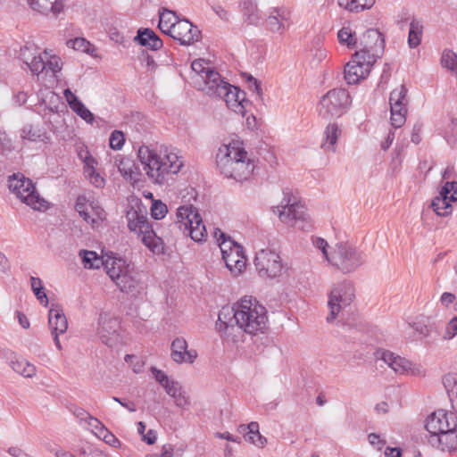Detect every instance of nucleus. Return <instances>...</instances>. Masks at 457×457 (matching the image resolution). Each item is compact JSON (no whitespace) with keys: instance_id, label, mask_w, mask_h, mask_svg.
<instances>
[{"instance_id":"nucleus-11","label":"nucleus","mask_w":457,"mask_h":457,"mask_svg":"<svg viewBox=\"0 0 457 457\" xmlns=\"http://www.w3.org/2000/svg\"><path fill=\"white\" fill-rule=\"evenodd\" d=\"M375 62V54L367 51L356 52L345 67V79L349 85L357 84L369 75Z\"/></svg>"},{"instance_id":"nucleus-41","label":"nucleus","mask_w":457,"mask_h":457,"mask_svg":"<svg viewBox=\"0 0 457 457\" xmlns=\"http://www.w3.org/2000/svg\"><path fill=\"white\" fill-rule=\"evenodd\" d=\"M245 441L260 448L264 447L267 444L266 437L262 436L259 432V424L257 422L252 421L249 423V431Z\"/></svg>"},{"instance_id":"nucleus-5","label":"nucleus","mask_w":457,"mask_h":457,"mask_svg":"<svg viewBox=\"0 0 457 457\" xmlns=\"http://www.w3.org/2000/svg\"><path fill=\"white\" fill-rule=\"evenodd\" d=\"M175 226L195 242H202L207 236L197 209L193 205L180 206L177 210Z\"/></svg>"},{"instance_id":"nucleus-2","label":"nucleus","mask_w":457,"mask_h":457,"mask_svg":"<svg viewBox=\"0 0 457 457\" xmlns=\"http://www.w3.org/2000/svg\"><path fill=\"white\" fill-rule=\"evenodd\" d=\"M216 164L220 174L237 182L247 180L255 169L253 161L245 150L243 142L239 140H233L219 148Z\"/></svg>"},{"instance_id":"nucleus-13","label":"nucleus","mask_w":457,"mask_h":457,"mask_svg":"<svg viewBox=\"0 0 457 457\" xmlns=\"http://www.w3.org/2000/svg\"><path fill=\"white\" fill-rule=\"evenodd\" d=\"M120 322L111 313L102 312L99 314L96 334L103 344L113 347L120 341Z\"/></svg>"},{"instance_id":"nucleus-24","label":"nucleus","mask_w":457,"mask_h":457,"mask_svg":"<svg viewBox=\"0 0 457 457\" xmlns=\"http://www.w3.org/2000/svg\"><path fill=\"white\" fill-rule=\"evenodd\" d=\"M208 73V75H204L201 85H197V87L206 95L218 97L220 93H223V88L227 87L228 82L224 81L214 70Z\"/></svg>"},{"instance_id":"nucleus-16","label":"nucleus","mask_w":457,"mask_h":457,"mask_svg":"<svg viewBox=\"0 0 457 457\" xmlns=\"http://www.w3.org/2000/svg\"><path fill=\"white\" fill-rule=\"evenodd\" d=\"M426 428L430 436H437L449 431L450 428H457V416L453 412L438 410L428 418Z\"/></svg>"},{"instance_id":"nucleus-20","label":"nucleus","mask_w":457,"mask_h":457,"mask_svg":"<svg viewBox=\"0 0 457 457\" xmlns=\"http://www.w3.org/2000/svg\"><path fill=\"white\" fill-rule=\"evenodd\" d=\"M290 26V12L284 7L273 8L266 19V28L282 35Z\"/></svg>"},{"instance_id":"nucleus-21","label":"nucleus","mask_w":457,"mask_h":457,"mask_svg":"<svg viewBox=\"0 0 457 457\" xmlns=\"http://www.w3.org/2000/svg\"><path fill=\"white\" fill-rule=\"evenodd\" d=\"M170 357L179 364L193 363L197 358L195 349H188L187 342L184 337H176L170 345Z\"/></svg>"},{"instance_id":"nucleus-15","label":"nucleus","mask_w":457,"mask_h":457,"mask_svg":"<svg viewBox=\"0 0 457 457\" xmlns=\"http://www.w3.org/2000/svg\"><path fill=\"white\" fill-rule=\"evenodd\" d=\"M75 209L79 216L92 228L98 227L106 218V213L99 203L89 201L84 195H79L77 198Z\"/></svg>"},{"instance_id":"nucleus-59","label":"nucleus","mask_w":457,"mask_h":457,"mask_svg":"<svg viewBox=\"0 0 457 457\" xmlns=\"http://www.w3.org/2000/svg\"><path fill=\"white\" fill-rule=\"evenodd\" d=\"M93 429L96 430V435H97L99 437L102 436L104 429L106 428L104 425L98 420L96 418H94L93 416H90V418L86 421Z\"/></svg>"},{"instance_id":"nucleus-60","label":"nucleus","mask_w":457,"mask_h":457,"mask_svg":"<svg viewBox=\"0 0 457 457\" xmlns=\"http://www.w3.org/2000/svg\"><path fill=\"white\" fill-rule=\"evenodd\" d=\"M151 372L157 382L161 384L162 386L165 383H167L170 378L161 370H158L155 367L151 368Z\"/></svg>"},{"instance_id":"nucleus-14","label":"nucleus","mask_w":457,"mask_h":457,"mask_svg":"<svg viewBox=\"0 0 457 457\" xmlns=\"http://www.w3.org/2000/svg\"><path fill=\"white\" fill-rule=\"evenodd\" d=\"M407 92L406 87L401 85L390 94L391 123L395 129L401 128L405 123L408 104Z\"/></svg>"},{"instance_id":"nucleus-49","label":"nucleus","mask_w":457,"mask_h":457,"mask_svg":"<svg viewBox=\"0 0 457 457\" xmlns=\"http://www.w3.org/2000/svg\"><path fill=\"white\" fill-rule=\"evenodd\" d=\"M69 47L74 50L81 51L83 53H89L91 44L83 37H76L67 42Z\"/></svg>"},{"instance_id":"nucleus-17","label":"nucleus","mask_w":457,"mask_h":457,"mask_svg":"<svg viewBox=\"0 0 457 457\" xmlns=\"http://www.w3.org/2000/svg\"><path fill=\"white\" fill-rule=\"evenodd\" d=\"M201 32L189 21L179 20L171 29V37L183 46H189L200 39Z\"/></svg>"},{"instance_id":"nucleus-54","label":"nucleus","mask_w":457,"mask_h":457,"mask_svg":"<svg viewBox=\"0 0 457 457\" xmlns=\"http://www.w3.org/2000/svg\"><path fill=\"white\" fill-rule=\"evenodd\" d=\"M246 82L248 83V87L250 90L253 91V93L256 94V96L262 100V89L261 87L260 82L254 79L252 75H246Z\"/></svg>"},{"instance_id":"nucleus-56","label":"nucleus","mask_w":457,"mask_h":457,"mask_svg":"<svg viewBox=\"0 0 457 457\" xmlns=\"http://www.w3.org/2000/svg\"><path fill=\"white\" fill-rule=\"evenodd\" d=\"M410 326L420 336L424 337H428L430 335L431 329L430 327L425 324L422 321H414Z\"/></svg>"},{"instance_id":"nucleus-27","label":"nucleus","mask_w":457,"mask_h":457,"mask_svg":"<svg viewBox=\"0 0 457 457\" xmlns=\"http://www.w3.org/2000/svg\"><path fill=\"white\" fill-rule=\"evenodd\" d=\"M227 268L235 275L240 274L245 267V257L242 253V247L235 245L233 250L222 258Z\"/></svg>"},{"instance_id":"nucleus-4","label":"nucleus","mask_w":457,"mask_h":457,"mask_svg":"<svg viewBox=\"0 0 457 457\" xmlns=\"http://www.w3.org/2000/svg\"><path fill=\"white\" fill-rule=\"evenodd\" d=\"M104 268L121 292L136 296L144 290L143 284L138 278V273L135 270L134 265L127 262L126 260L115 256H107Z\"/></svg>"},{"instance_id":"nucleus-47","label":"nucleus","mask_w":457,"mask_h":457,"mask_svg":"<svg viewBox=\"0 0 457 457\" xmlns=\"http://www.w3.org/2000/svg\"><path fill=\"white\" fill-rule=\"evenodd\" d=\"M135 164L129 160L121 161L119 165L120 172L129 180L136 181V172L134 171Z\"/></svg>"},{"instance_id":"nucleus-30","label":"nucleus","mask_w":457,"mask_h":457,"mask_svg":"<svg viewBox=\"0 0 457 457\" xmlns=\"http://www.w3.org/2000/svg\"><path fill=\"white\" fill-rule=\"evenodd\" d=\"M342 135V129L337 123H329L323 133V140L321 142V148L324 151L336 152V145L338 138Z\"/></svg>"},{"instance_id":"nucleus-45","label":"nucleus","mask_w":457,"mask_h":457,"mask_svg":"<svg viewBox=\"0 0 457 457\" xmlns=\"http://www.w3.org/2000/svg\"><path fill=\"white\" fill-rule=\"evenodd\" d=\"M338 41L341 44H346L348 47L353 48L356 45L353 32L350 28L343 27L337 33Z\"/></svg>"},{"instance_id":"nucleus-62","label":"nucleus","mask_w":457,"mask_h":457,"mask_svg":"<svg viewBox=\"0 0 457 457\" xmlns=\"http://www.w3.org/2000/svg\"><path fill=\"white\" fill-rule=\"evenodd\" d=\"M162 387L165 389L169 395H171L176 394V392L181 387V385L178 381L170 378L169 381L162 386Z\"/></svg>"},{"instance_id":"nucleus-9","label":"nucleus","mask_w":457,"mask_h":457,"mask_svg":"<svg viewBox=\"0 0 457 457\" xmlns=\"http://www.w3.org/2000/svg\"><path fill=\"white\" fill-rule=\"evenodd\" d=\"M320 104V113L323 118H339L347 112L351 97L345 89L334 88L321 97Z\"/></svg>"},{"instance_id":"nucleus-22","label":"nucleus","mask_w":457,"mask_h":457,"mask_svg":"<svg viewBox=\"0 0 457 457\" xmlns=\"http://www.w3.org/2000/svg\"><path fill=\"white\" fill-rule=\"evenodd\" d=\"M377 359L382 361L396 374H405L411 370V363L405 358L395 355L394 353L379 349L376 352Z\"/></svg>"},{"instance_id":"nucleus-51","label":"nucleus","mask_w":457,"mask_h":457,"mask_svg":"<svg viewBox=\"0 0 457 457\" xmlns=\"http://www.w3.org/2000/svg\"><path fill=\"white\" fill-rule=\"evenodd\" d=\"M457 336V315L452 318L447 323L444 335V340H451Z\"/></svg>"},{"instance_id":"nucleus-44","label":"nucleus","mask_w":457,"mask_h":457,"mask_svg":"<svg viewBox=\"0 0 457 457\" xmlns=\"http://www.w3.org/2000/svg\"><path fill=\"white\" fill-rule=\"evenodd\" d=\"M30 283H31V289L33 293L35 294L37 299L45 306L48 303V299L44 292V287L42 284V281L39 278L31 277L30 278Z\"/></svg>"},{"instance_id":"nucleus-42","label":"nucleus","mask_w":457,"mask_h":457,"mask_svg":"<svg viewBox=\"0 0 457 457\" xmlns=\"http://www.w3.org/2000/svg\"><path fill=\"white\" fill-rule=\"evenodd\" d=\"M422 35V25L413 20L410 24L408 44L411 48H415L420 44Z\"/></svg>"},{"instance_id":"nucleus-37","label":"nucleus","mask_w":457,"mask_h":457,"mask_svg":"<svg viewBox=\"0 0 457 457\" xmlns=\"http://www.w3.org/2000/svg\"><path fill=\"white\" fill-rule=\"evenodd\" d=\"M443 384L452 402V406L457 412V374L445 375L443 378Z\"/></svg>"},{"instance_id":"nucleus-18","label":"nucleus","mask_w":457,"mask_h":457,"mask_svg":"<svg viewBox=\"0 0 457 457\" xmlns=\"http://www.w3.org/2000/svg\"><path fill=\"white\" fill-rule=\"evenodd\" d=\"M218 97L224 100L227 106L235 112L245 114V93L238 87L228 83L223 88V93H220Z\"/></svg>"},{"instance_id":"nucleus-19","label":"nucleus","mask_w":457,"mask_h":457,"mask_svg":"<svg viewBox=\"0 0 457 457\" xmlns=\"http://www.w3.org/2000/svg\"><path fill=\"white\" fill-rule=\"evenodd\" d=\"M48 324L56 347L61 350L62 345L59 340V335L66 332L68 328L67 319L61 308L52 306L48 314Z\"/></svg>"},{"instance_id":"nucleus-57","label":"nucleus","mask_w":457,"mask_h":457,"mask_svg":"<svg viewBox=\"0 0 457 457\" xmlns=\"http://www.w3.org/2000/svg\"><path fill=\"white\" fill-rule=\"evenodd\" d=\"M220 249V252L222 253V258L228 254L231 250H233V247H235V245H237L235 241L231 240L230 237H224L220 243L218 244Z\"/></svg>"},{"instance_id":"nucleus-50","label":"nucleus","mask_w":457,"mask_h":457,"mask_svg":"<svg viewBox=\"0 0 457 457\" xmlns=\"http://www.w3.org/2000/svg\"><path fill=\"white\" fill-rule=\"evenodd\" d=\"M110 147L113 150L122 148L125 141L124 134L120 130H114L110 137Z\"/></svg>"},{"instance_id":"nucleus-36","label":"nucleus","mask_w":457,"mask_h":457,"mask_svg":"<svg viewBox=\"0 0 457 457\" xmlns=\"http://www.w3.org/2000/svg\"><path fill=\"white\" fill-rule=\"evenodd\" d=\"M11 367L16 373L27 378L35 377L37 373L35 365L31 364L25 359H17L15 361H12Z\"/></svg>"},{"instance_id":"nucleus-12","label":"nucleus","mask_w":457,"mask_h":457,"mask_svg":"<svg viewBox=\"0 0 457 457\" xmlns=\"http://www.w3.org/2000/svg\"><path fill=\"white\" fill-rule=\"evenodd\" d=\"M254 266L262 278H276L282 270L280 256L270 249H262L256 253Z\"/></svg>"},{"instance_id":"nucleus-7","label":"nucleus","mask_w":457,"mask_h":457,"mask_svg":"<svg viewBox=\"0 0 457 457\" xmlns=\"http://www.w3.org/2000/svg\"><path fill=\"white\" fill-rule=\"evenodd\" d=\"M364 262L363 253L345 243L337 244L328 259V262L343 274H349L356 270Z\"/></svg>"},{"instance_id":"nucleus-10","label":"nucleus","mask_w":457,"mask_h":457,"mask_svg":"<svg viewBox=\"0 0 457 457\" xmlns=\"http://www.w3.org/2000/svg\"><path fill=\"white\" fill-rule=\"evenodd\" d=\"M328 297L329 313L326 320L330 323L337 319L344 308L353 303L355 297L354 287L353 284L348 281L335 284L328 293Z\"/></svg>"},{"instance_id":"nucleus-52","label":"nucleus","mask_w":457,"mask_h":457,"mask_svg":"<svg viewBox=\"0 0 457 457\" xmlns=\"http://www.w3.org/2000/svg\"><path fill=\"white\" fill-rule=\"evenodd\" d=\"M375 0H351V12H361L371 8Z\"/></svg>"},{"instance_id":"nucleus-61","label":"nucleus","mask_w":457,"mask_h":457,"mask_svg":"<svg viewBox=\"0 0 457 457\" xmlns=\"http://www.w3.org/2000/svg\"><path fill=\"white\" fill-rule=\"evenodd\" d=\"M368 439L370 444L376 446L378 450H381L382 447L386 445V441L381 438L380 435L376 433H370L368 436Z\"/></svg>"},{"instance_id":"nucleus-48","label":"nucleus","mask_w":457,"mask_h":457,"mask_svg":"<svg viewBox=\"0 0 457 457\" xmlns=\"http://www.w3.org/2000/svg\"><path fill=\"white\" fill-rule=\"evenodd\" d=\"M168 208L165 204L160 200L154 201L151 207V215L154 220H161L165 217Z\"/></svg>"},{"instance_id":"nucleus-33","label":"nucleus","mask_w":457,"mask_h":457,"mask_svg":"<svg viewBox=\"0 0 457 457\" xmlns=\"http://www.w3.org/2000/svg\"><path fill=\"white\" fill-rule=\"evenodd\" d=\"M31 8L44 14L61 12L63 7L62 0H28Z\"/></svg>"},{"instance_id":"nucleus-64","label":"nucleus","mask_w":457,"mask_h":457,"mask_svg":"<svg viewBox=\"0 0 457 457\" xmlns=\"http://www.w3.org/2000/svg\"><path fill=\"white\" fill-rule=\"evenodd\" d=\"M456 297L452 293H448V292H445L442 294L441 297H440V302L442 303V305L445 306V307H448L450 304L452 303H455L456 302Z\"/></svg>"},{"instance_id":"nucleus-26","label":"nucleus","mask_w":457,"mask_h":457,"mask_svg":"<svg viewBox=\"0 0 457 457\" xmlns=\"http://www.w3.org/2000/svg\"><path fill=\"white\" fill-rule=\"evenodd\" d=\"M429 443L442 451H452L457 449V429L450 428L437 436H430Z\"/></svg>"},{"instance_id":"nucleus-38","label":"nucleus","mask_w":457,"mask_h":457,"mask_svg":"<svg viewBox=\"0 0 457 457\" xmlns=\"http://www.w3.org/2000/svg\"><path fill=\"white\" fill-rule=\"evenodd\" d=\"M79 457H109L108 454L104 453L103 451L99 450L98 448L86 444L82 445L79 449ZM57 457H76L72 453L68 452H61L56 453Z\"/></svg>"},{"instance_id":"nucleus-31","label":"nucleus","mask_w":457,"mask_h":457,"mask_svg":"<svg viewBox=\"0 0 457 457\" xmlns=\"http://www.w3.org/2000/svg\"><path fill=\"white\" fill-rule=\"evenodd\" d=\"M135 41L151 50H158L162 46V39L150 29H139Z\"/></svg>"},{"instance_id":"nucleus-35","label":"nucleus","mask_w":457,"mask_h":457,"mask_svg":"<svg viewBox=\"0 0 457 457\" xmlns=\"http://www.w3.org/2000/svg\"><path fill=\"white\" fill-rule=\"evenodd\" d=\"M79 255L81 257L86 269H99L102 266L104 267L105 263V259L93 251L80 250Z\"/></svg>"},{"instance_id":"nucleus-1","label":"nucleus","mask_w":457,"mask_h":457,"mask_svg":"<svg viewBox=\"0 0 457 457\" xmlns=\"http://www.w3.org/2000/svg\"><path fill=\"white\" fill-rule=\"evenodd\" d=\"M267 312L264 306L252 296H245L232 307H223L216 328L220 337L231 343L243 340L244 333L256 335L266 328Z\"/></svg>"},{"instance_id":"nucleus-3","label":"nucleus","mask_w":457,"mask_h":457,"mask_svg":"<svg viewBox=\"0 0 457 457\" xmlns=\"http://www.w3.org/2000/svg\"><path fill=\"white\" fill-rule=\"evenodd\" d=\"M137 156L148 178L159 185L165 183L167 175L179 172L184 165L179 151L171 147H166L158 154L148 146L142 145L138 149Z\"/></svg>"},{"instance_id":"nucleus-8","label":"nucleus","mask_w":457,"mask_h":457,"mask_svg":"<svg viewBox=\"0 0 457 457\" xmlns=\"http://www.w3.org/2000/svg\"><path fill=\"white\" fill-rule=\"evenodd\" d=\"M9 189L27 205L34 210H42L46 201L40 197L31 179L23 175H13L9 179Z\"/></svg>"},{"instance_id":"nucleus-28","label":"nucleus","mask_w":457,"mask_h":457,"mask_svg":"<svg viewBox=\"0 0 457 457\" xmlns=\"http://www.w3.org/2000/svg\"><path fill=\"white\" fill-rule=\"evenodd\" d=\"M79 155L82 158V155ZM83 162L85 177L94 187L97 188L103 187L105 184V179L100 175V173L96 172L95 169L96 161L87 151L86 152L85 157H83Z\"/></svg>"},{"instance_id":"nucleus-55","label":"nucleus","mask_w":457,"mask_h":457,"mask_svg":"<svg viewBox=\"0 0 457 457\" xmlns=\"http://www.w3.org/2000/svg\"><path fill=\"white\" fill-rule=\"evenodd\" d=\"M21 137L30 141H37L41 138L38 130L33 129L31 126H25L21 130Z\"/></svg>"},{"instance_id":"nucleus-39","label":"nucleus","mask_w":457,"mask_h":457,"mask_svg":"<svg viewBox=\"0 0 457 457\" xmlns=\"http://www.w3.org/2000/svg\"><path fill=\"white\" fill-rule=\"evenodd\" d=\"M191 68L195 72L192 79L195 85H201V80L204 78V75H208V72L213 70L208 66V62L204 59L195 60L191 64Z\"/></svg>"},{"instance_id":"nucleus-6","label":"nucleus","mask_w":457,"mask_h":457,"mask_svg":"<svg viewBox=\"0 0 457 457\" xmlns=\"http://www.w3.org/2000/svg\"><path fill=\"white\" fill-rule=\"evenodd\" d=\"M272 211L285 224L303 230L311 227L304 206L293 200L288 195H286L280 204L272 208Z\"/></svg>"},{"instance_id":"nucleus-63","label":"nucleus","mask_w":457,"mask_h":457,"mask_svg":"<svg viewBox=\"0 0 457 457\" xmlns=\"http://www.w3.org/2000/svg\"><path fill=\"white\" fill-rule=\"evenodd\" d=\"M104 440L112 446L120 445V441L107 428L104 429L102 436Z\"/></svg>"},{"instance_id":"nucleus-43","label":"nucleus","mask_w":457,"mask_h":457,"mask_svg":"<svg viewBox=\"0 0 457 457\" xmlns=\"http://www.w3.org/2000/svg\"><path fill=\"white\" fill-rule=\"evenodd\" d=\"M442 66L457 77V54L451 50H445L441 57Z\"/></svg>"},{"instance_id":"nucleus-53","label":"nucleus","mask_w":457,"mask_h":457,"mask_svg":"<svg viewBox=\"0 0 457 457\" xmlns=\"http://www.w3.org/2000/svg\"><path fill=\"white\" fill-rule=\"evenodd\" d=\"M161 24H170V26L176 25L179 21L175 12L163 10L162 12L160 13Z\"/></svg>"},{"instance_id":"nucleus-29","label":"nucleus","mask_w":457,"mask_h":457,"mask_svg":"<svg viewBox=\"0 0 457 457\" xmlns=\"http://www.w3.org/2000/svg\"><path fill=\"white\" fill-rule=\"evenodd\" d=\"M128 227L129 230L139 233L144 229H148L150 226L145 213L141 210L131 207L126 214Z\"/></svg>"},{"instance_id":"nucleus-58","label":"nucleus","mask_w":457,"mask_h":457,"mask_svg":"<svg viewBox=\"0 0 457 457\" xmlns=\"http://www.w3.org/2000/svg\"><path fill=\"white\" fill-rule=\"evenodd\" d=\"M312 244L316 248L320 249L322 252L324 257L328 262L330 255L328 253V250H327L328 245V242L321 237H313Z\"/></svg>"},{"instance_id":"nucleus-40","label":"nucleus","mask_w":457,"mask_h":457,"mask_svg":"<svg viewBox=\"0 0 457 457\" xmlns=\"http://www.w3.org/2000/svg\"><path fill=\"white\" fill-rule=\"evenodd\" d=\"M451 202L450 197L439 195L433 199L431 205L437 215L446 216L452 212Z\"/></svg>"},{"instance_id":"nucleus-32","label":"nucleus","mask_w":457,"mask_h":457,"mask_svg":"<svg viewBox=\"0 0 457 457\" xmlns=\"http://www.w3.org/2000/svg\"><path fill=\"white\" fill-rule=\"evenodd\" d=\"M138 235L141 236L142 243L154 253H162V239L156 236L152 225L148 227V229H144L139 232Z\"/></svg>"},{"instance_id":"nucleus-23","label":"nucleus","mask_w":457,"mask_h":457,"mask_svg":"<svg viewBox=\"0 0 457 457\" xmlns=\"http://www.w3.org/2000/svg\"><path fill=\"white\" fill-rule=\"evenodd\" d=\"M20 57L29 68L32 74L39 75L42 73L43 52H39L34 46H25L21 48Z\"/></svg>"},{"instance_id":"nucleus-46","label":"nucleus","mask_w":457,"mask_h":457,"mask_svg":"<svg viewBox=\"0 0 457 457\" xmlns=\"http://www.w3.org/2000/svg\"><path fill=\"white\" fill-rule=\"evenodd\" d=\"M71 110L87 123H93L95 120L94 114L82 104L81 101L75 104V105L71 107Z\"/></svg>"},{"instance_id":"nucleus-34","label":"nucleus","mask_w":457,"mask_h":457,"mask_svg":"<svg viewBox=\"0 0 457 457\" xmlns=\"http://www.w3.org/2000/svg\"><path fill=\"white\" fill-rule=\"evenodd\" d=\"M42 65L44 66L42 73L45 72L46 75L52 73L54 76L56 73L61 71L62 68L60 57L50 54L46 50L43 51Z\"/></svg>"},{"instance_id":"nucleus-25","label":"nucleus","mask_w":457,"mask_h":457,"mask_svg":"<svg viewBox=\"0 0 457 457\" xmlns=\"http://www.w3.org/2000/svg\"><path fill=\"white\" fill-rule=\"evenodd\" d=\"M361 43L363 44V48L361 51H367L375 54L376 57L378 52L384 49L385 39L378 30L370 29L363 34Z\"/></svg>"}]
</instances>
